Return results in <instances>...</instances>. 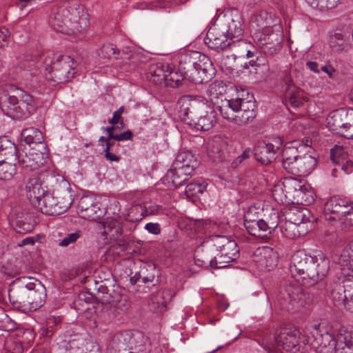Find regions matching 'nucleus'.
Listing matches in <instances>:
<instances>
[{
  "instance_id": "f257e3e1",
  "label": "nucleus",
  "mask_w": 353,
  "mask_h": 353,
  "mask_svg": "<svg viewBox=\"0 0 353 353\" xmlns=\"http://www.w3.org/2000/svg\"><path fill=\"white\" fill-rule=\"evenodd\" d=\"M329 270L330 260L323 253L313 257L298 250L292 255L290 271L293 277L299 276L305 285H314L327 275Z\"/></svg>"
},
{
  "instance_id": "f03ea898",
  "label": "nucleus",
  "mask_w": 353,
  "mask_h": 353,
  "mask_svg": "<svg viewBox=\"0 0 353 353\" xmlns=\"http://www.w3.org/2000/svg\"><path fill=\"white\" fill-rule=\"evenodd\" d=\"M178 105L180 117L184 121L190 119L198 130L208 131L216 122L214 108L202 97L183 96L179 99Z\"/></svg>"
},
{
  "instance_id": "7ed1b4c3",
  "label": "nucleus",
  "mask_w": 353,
  "mask_h": 353,
  "mask_svg": "<svg viewBox=\"0 0 353 353\" xmlns=\"http://www.w3.org/2000/svg\"><path fill=\"white\" fill-rule=\"evenodd\" d=\"M50 25L57 32L72 34L81 32L90 25L89 14L80 4H74L69 8H53L49 18Z\"/></svg>"
},
{
  "instance_id": "20e7f679",
  "label": "nucleus",
  "mask_w": 353,
  "mask_h": 353,
  "mask_svg": "<svg viewBox=\"0 0 353 353\" xmlns=\"http://www.w3.org/2000/svg\"><path fill=\"white\" fill-rule=\"evenodd\" d=\"M74 61L68 55H54L41 57L36 62L34 61L24 65L28 70H32L33 67L38 68L41 72H44L45 77L57 83H65L73 78L74 74Z\"/></svg>"
},
{
  "instance_id": "39448f33",
  "label": "nucleus",
  "mask_w": 353,
  "mask_h": 353,
  "mask_svg": "<svg viewBox=\"0 0 353 353\" xmlns=\"http://www.w3.org/2000/svg\"><path fill=\"white\" fill-rule=\"evenodd\" d=\"M29 282L24 285L14 288L9 292V299L18 307L30 310H37L45 303L46 290L44 285L36 279L28 278Z\"/></svg>"
},
{
  "instance_id": "423d86ee",
  "label": "nucleus",
  "mask_w": 353,
  "mask_h": 353,
  "mask_svg": "<svg viewBox=\"0 0 353 353\" xmlns=\"http://www.w3.org/2000/svg\"><path fill=\"white\" fill-rule=\"evenodd\" d=\"M317 348L323 353H353V330L340 327L334 330L327 327L315 339Z\"/></svg>"
},
{
  "instance_id": "0eeeda50",
  "label": "nucleus",
  "mask_w": 353,
  "mask_h": 353,
  "mask_svg": "<svg viewBox=\"0 0 353 353\" xmlns=\"http://www.w3.org/2000/svg\"><path fill=\"white\" fill-rule=\"evenodd\" d=\"M301 147L285 145L282 151V165L289 173L300 176L308 175L316 167V159L311 154L303 153Z\"/></svg>"
},
{
  "instance_id": "6e6552de",
  "label": "nucleus",
  "mask_w": 353,
  "mask_h": 353,
  "mask_svg": "<svg viewBox=\"0 0 353 353\" xmlns=\"http://www.w3.org/2000/svg\"><path fill=\"white\" fill-rule=\"evenodd\" d=\"M1 109L6 115L13 119H25L35 110V103L30 94L16 88L14 94H8L2 103Z\"/></svg>"
},
{
  "instance_id": "1a4fd4ad",
  "label": "nucleus",
  "mask_w": 353,
  "mask_h": 353,
  "mask_svg": "<svg viewBox=\"0 0 353 353\" xmlns=\"http://www.w3.org/2000/svg\"><path fill=\"white\" fill-rule=\"evenodd\" d=\"M277 301L283 310L298 312L310 303V299L300 285L290 283L281 288Z\"/></svg>"
},
{
  "instance_id": "9d476101",
  "label": "nucleus",
  "mask_w": 353,
  "mask_h": 353,
  "mask_svg": "<svg viewBox=\"0 0 353 353\" xmlns=\"http://www.w3.org/2000/svg\"><path fill=\"white\" fill-rule=\"evenodd\" d=\"M73 201L70 185L63 181L62 184L59 185V188L57 190L56 197L52 193L48 194L44 197L41 212L52 216L59 215L70 208Z\"/></svg>"
},
{
  "instance_id": "9b49d317",
  "label": "nucleus",
  "mask_w": 353,
  "mask_h": 353,
  "mask_svg": "<svg viewBox=\"0 0 353 353\" xmlns=\"http://www.w3.org/2000/svg\"><path fill=\"white\" fill-rule=\"evenodd\" d=\"M324 215L329 221H339L346 225H353V203L339 197H332L325 203Z\"/></svg>"
},
{
  "instance_id": "f8f14e48",
  "label": "nucleus",
  "mask_w": 353,
  "mask_h": 353,
  "mask_svg": "<svg viewBox=\"0 0 353 353\" xmlns=\"http://www.w3.org/2000/svg\"><path fill=\"white\" fill-rule=\"evenodd\" d=\"M96 297L108 309L112 310L114 315L126 312L130 305L126 294L115 290L111 292L103 285H100Z\"/></svg>"
},
{
  "instance_id": "ddd939ff",
  "label": "nucleus",
  "mask_w": 353,
  "mask_h": 353,
  "mask_svg": "<svg viewBox=\"0 0 353 353\" xmlns=\"http://www.w3.org/2000/svg\"><path fill=\"white\" fill-rule=\"evenodd\" d=\"M344 273L345 268H341L340 274L330 283V290L332 299L345 307L353 288V274H350V276H345Z\"/></svg>"
},
{
  "instance_id": "4468645a",
  "label": "nucleus",
  "mask_w": 353,
  "mask_h": 353,
  "mask_svg": "<svg viewBox=\"0 0 353 353\" xmlns=\"http://www.w3.org/2000/svg\"><path fill=\"white\" fill-rule=\"evenodd\" d=\"M51 194L43 184V174H34L26 184V196L32 205L41 212L44 197Z\"/></svg>"
},
{
  "instance_id": "2eb2a0df",
  "label": "nucleus",
  "mask_w": 353,
  "mask_h": 353,
  "mask_svg": "<svg viewBox=\"0 0 353 353\" xmlns=\"http://www.w3.org/2000/svg\"><path fill=\"white\" fill-rule=\"evenodd\" d=\"M219 23L230 41L232 42L231 46L236 47V42L239 43L243 41L241 39L243 34V19L241 15L225 17Z\"/></svg>"
},
{
  "instance_id": "dca6fc26",
  "label": "nucleus",
  "mask_w": 353,
  "mask_h": 353,
  "mask_svg": "<svg viewBox=\"0 0 353 353\" xmlns=\"http://www.w3.org/2000/svg\"><path fill=\"white\" fill-rule=\"evenodd\" d=\"M78 213L83 219L97 221L103 216L104 210L96 198L85 196L79 200Z\"/></svg>"
},
{
  "instance_id": "f3484780",
  "label": "nucleus",
  "mask_w": 353,
  "mask_h": 353,
  "mask_svg": "<svg viewBox=\"0 0 353 353\" xmlns=\"http://www.w3.org/2000/svg\"><path fill=\"white\" fill-rule=\"evenodd\" d=\"M230 101L226 99H221V104L217 105V109L222 117L234 123L242 125L252 121L256 117V112L236 111L230 107Z\"/></svg>"
},
{
  "instance_id": "a211bd4d",
  "label": "nucleus",
  "mask_w": 353,
  "mask_h": 353,
  "mask_svg": "<svg viewBox=\"0 0 353 353\" xmlns=\"http://www.w3.org/2000/svg\"><path fill=\"white\" fill-rule=\"evenodd\" d=\"M205 43L208 48L216 51L225 50L232 46L225 32L223 31L219 23L214 24L208 30L204 39Z\"/></svg>"
},
{
  "instance_id": "6ab92c4d",
  "label": "nucleus",
  "mask_w": 353,
  "mask_h": 353,
  "mask_svg": "<svg viewBox=\"0 0 353 353\" xmlns=\"http://www.w3.org/2000/svg\"><path fill=\"white\" fill-rule=\"evenodd\" d=\"M253 261L260 270L270 271L276 267L279 256L272 248L262 246L255 250Z\"/></svg>"
},
{
  "instance_id": "aec40b11",
  "label": "nucleus",
  "mask_w": 353,
  "mask_h": 353,
  "mask_svg": "<svg viewBox=\"0 0 353 353\" xmlns=\"http://www.w3.org/2000/svg\"><path fill=\"white\" fill-rule=\"evenodd\" d=\"M214 74V68L211 61L203 56L200 57L195 68L189 70V79L195 83L208 82Z\"/></svg>"
},
{
  "instance_id": "412c9836",
  "label": "nucleus",
  "mask_w": 353,
  "mask_h": 353,
  "mask_svg": "<svg viewBox=\"0 0 353 353\" xmlns=\"http://www.w3.org/2000/svg\"><path fill=\"white\" fill-rule=\"evenodd\" d=\"M300 332L295 327H285L275 333L274 341L287 352L293 351L299 345Z\"/></svg>"
},
{
  "instance_id": "4be33fe9",
  "label": "nucleus",
  "mask_w": 353,
  "mask_h": 353,
  "mask_svg": "<svg viewBox=\"0 0 353 353\" xmlns=\"http://www.w3.org/2000/svg\"><path fill=\"white\" fill-rule=\"evenodd\" d=\"M279 23V19L274 14L263 10L257 13L252 21V26L255 24L264 34H269L274 28L280 32L281 27Z\"/></svg>"
},
{
  "instance_id": "5701e85b",
  "label": "nucleus",
  "mask_w": 353,
  "mask_h": 353,
  "mask_svg": "<svg viewBox=\"0 0 353 353\" xmlns=\"http://www.w3.org/2000/svg\"><path fill=\"white\" fill-rule=\"evenodd\" d=\"M310 218V212L307 208L302 207H291L285 214V219L291 223H294L303 228L309 227L310 230L312 226Z\"/></svg>"
},
{
  "instance_id": "b1692460",
  "label": "nucleus",
  "mask_w": 353,
  "mask_h": 353,
  "mask_svg": "<svg viewBox=\"0 0 353 353\" xmlns=\"http://www.w3.org/2000/svg\"><path fill=\"white\" fill-rule=\"evenodd\" d=\"M228 143L221 137H214L207 143V152L214 161H221L226 157Z\"/></svg>"
},
{
  "instance_id": "393cba45",
  "label": "nucleus",
  "mask_w": 353,
  "mask_h": 353,
  "mask_svg": "<svg viewBox=\"0 0 353 353\" xmlns=\"http://www.w3.org/2000/svg\"><path fill=\"white\" fill-rule=\"evenodd\" d=\"M278 149L279 146L270 143H259L255 148L254 158L263 165L270 164L275 160Z\"/></svg>"
},
{
  "instance_id": "a878e982",
  "label": "nucleus",
  "mask_w": 353,
  "mask_h": 353,
  "mask_svg": "<svg viewBox=\"0 0 353 353\" xmlns=\"http://www.w3.org/2000/svg\"><path fill=\"white\" fill-rule=\"evenodd\" d=\"M173 166L178 168L179 172L184 171L187 174H192L197 166V161L190 152L182 151L177 154Z\"/></svg>"
},
{
  "instance_id": "bb28decb",
  "label": "nucleus",
  "mask_w": 353,
  "mask_h": 353,
  "mask_svg": "<svg viewBox=\"0 0 353 353\" xmlns=\"http://www.w3.org/2000/svg\"><path fill=\"white\" fill-rule=\"evenodd\" d=\"M170 65L164 63L151 64L149 67L147 78L155 84L165 82Z\"/></svg>"
},
{
  "instance_id": "cd10ccee",
  "label": "nucleus",
  "mask_w": 353,
  "mask_h": 353,
  "mask_svg": "<svg viewBox=\"0 0 353 353\" xmlns=\"http://www.w3.org/2000/svg\"><path fill=\"white\" fill-rule=\"evenodd\" d=\"M285 97L289 99L293 108H299L303 104L306 100L304 92L296 87L290 80L286 81Z\"/></svg>"
},
{
  "instance_id": "c85d7f7f",
  "label": "nucleus",
  "mask_w": 353,
  "mask_h": 353,
  "mask_svg": "<svg viewBox=\"0 0 353 353\" xmlns=\"http://www.w3.org/2000/svg\"><path fill=\"white\" fill-rule=\"evenodd\" d=\"M0 158L15 164L20 158L17 156V148L14 143L6 137L0 139Z\"/></svg>"
},
{
  "instance_id": "c756f323",
  "label": "nucleus",
  "mask_w": 353,
  "mask_h": 353,
  "mask_svg": "<svg viewBox=\"0 0 353 353\" xmlns=\"http://www.w3.org/2000/svg\"><path fill=\"white\" fill-rule=\"evenodd\" d=\"M19 161H21L24 167L34 170L45 163L46 158L42 152L31 149L28 153H26L21 160L19 159Z\"/></svg>"
},
{
  "instance_id": "7c9ffc66",
  "label": "nucleus",
  "mask_w": 353,
  "mask_h": 353,
  "mask_svg": "<svg viewBox=\"0 0 353 353\" xmlns=\"http://www.w3.org/2000/svg\"><path fill=\"white\" fill-rule=\"evenodd\" d=\"M339 263L342 268H345V276L353 274V240L343 250Z\"/></svg>"
},
{
  "instance_id": "2f4dec72",
  "label": "nucleus",
  "mask_w": 353,
  "mask_h": 353,
  "mask_svg": "<svg viewBox=\"0 0 353 353\" xmlns=\"http://www.w3.org/2000/svg\"><path fill=\"white\" fill-rule=\"evenodd\" d=\"M170 295V292L163 290L152 294L150 298V309L155 313H161L166 310L168 300L166 296Z\"/></svg>"
},
{
  "instance_id": "473e14b6",
  "label": "nucleus",
  "mask_w": 353,
  "mask_h": 353,
  "mask_svg": "<svg viewBox=\"0 0 353 353\" xmlns=\"http://www.w3.org/2000/svg\"><path fill=\"white\" fill-rule=\"evenodd\" d=\"M201 55L197 52H187L180 54L179 66L181 70H184L187 77L189 79V70L195 68Z\"/></svg>"
},
{
  "instance_id": "72a5a7b5",
  "label": "nucleus",
  "mask_w": 353,
  "mask_h": 353,
  "mask_svg": "<svg viewBox=\"0 0 353 353\" xmlns=\"http://www.w3.org/2000/svg\"><path fill=\"white\" fill-rule=\"evenodd\" d=\"M309 230V227L303 228L294 223H291L288 219H286V221L281 225V233L288 239H295L306 234Z\"/></svg>"
},
{
  "instance_id": "f704fd0d",
  "label": "nucleus",
  "mask_w": 353,
  "mask_h": 353,
  "mask_svg": "<svg viewBox=\"0 0 353 353\" xmlns=\"http://www.w3.org/2000/svg\"><path fill=\"white\" fill-rule=\"evenodd\" d=\"M103 228V234L105 236V239L109 241L117 240L123 232L120 222L114 219H110L105 222Z\"/></svg>"
},
{
  "instance_id": "c9c22d12",
  "label": "nucleus",
  "mask_w": 353,
  "mask_h": 353,
  "mask_svg": "<svg viewBox=\"0 0 353 353\" xmlns=\"http://www.w3.org/2000/svg\"><path fill=\"white\" fill-rule=\"evenodd\" d=\"M294 198L293 201H291L292 204L307 205L314 201V194L309 187L303 183L301 188L299 189Z\"/></svg>"
},
{
  "instance_id": "e433bc0d",
  "label": "nucleus",
  "mask_w": 353,
  "mask_h": 353,
  "mask_svg": "<svg viewBox=\"0 0 353 353\" xmlns=\"http://www.w3.org/2000/svg\"><path fill=\"white\" fill-rule=\"evenodd\" d=\"M283 186L285 188V193L288 200V203L291 204L293 201L294 196L298 192L299 188H301L302 181L293 177H285L283 179Z\"/></svg>"
},
{
  "instance_id": "4c0bfd02",
  "label": "nucleus",
  "mask_w": 353,
  "mask_h": 353,
  "mask_svg": "<svg viewBox=\"0 0 353 353\" xmlns=\"http://www.w3.org/2000/svg\"><path fill=\"white\" fill-rule=\"evenodd\" d=\"M205 243L196 250L194 260L197 265L208 268L209 266L214 268V254H205Z\"/></svg>"
},
{
  "instance_id": "58836bf2",
  "label": "nucleus",
  "mask_w": 353,
  "mask_h": 353,
  "mask_svg": "<svg viewBox=\"0 0 353 353\" xmlns=\"http://www.w3.org/2000/svg\"><path fill=\"white\" fill-rule=\"evenodd\" d=\"M263 210L260 207L256 205L250 206L244 214V225L245 228H250L253 229V226L256 225L255 221L259 220Z\"/></svg>"
},
{
  "instance_id": "ea45409f",
  "label": "nucleus",
  "mask_w": 353,
  "mask_h": 353,
  "mask_svg": "<svg viewBox=\"0 0 353 353\" xmlns=\"http://www.w3.org/2000/svg\"><path fill=\"white\" fill-rule=\"evenodd\" d=\"M192 174H187L184 171H181L179 172L178 170V168L173 166V168L170 170L166 174V178L169 181H171L173 185L176 188H178L183 184L185 182L188 176Z\"/></svg>"
},
{
  "instance_id": "a19ab883",
  "label": "nucleus",
  "mask_w": 353,
  "mask_h": 353,
  "mask_svg": "<svg viewBox=\"0 0 353 353\" xmlns=\"http://www.w3.org/2000/svg\"><path fill=\"white\" fill-rule=\"evenodd\" d=\"M185 78L188 77L184 70H181L180 68L173 70L172 67L170 66L165 83L168 85L178 87Z\"/></svg>"
},
{
  "instance_id": "79ce46f5",
  "label": "nucleus",
  "mask_w": 353,
  "mask_h": 353,
  "mask_svg": "<svg viewBox=\"0 0 353 353\" xmlns=\"http://www.w3.org/2000/svg\"><path fill=\"white\" fill-rule=\"evenodd\" d=\"M230 101V107L236 111L242 112H256V105L252 99L245 100L242 99H236L235 100H228Z\"/></svg>"
},
{
  "instance_id": "37998d69",
  "label": "nucleus",
  "mask_w": 353,
  "mask_h": 353,
  "mask_svg": "<svg viewBox=\"0 0 353 353\" xmlns=\"http://www.w3.org/2000/svg\"><path fill=\"white\" fill-rule=\"evenodd\" d=\"M21 137L26 143L28 145L32 143H41L43 140L42 132L34 128H29L23 130L21 132Z\"/></svg>"
},
{
  "instance_id": "c03bdc74",
  "label": "nucleus",
  "mask_w": 353,
  "mask_h": 353,
  "mask_svg": "<svg viewBox=\"0 0 353 353\" xmlns=\"http://www.w3.org/2000/svg\"><path fill=\"white\" fill-rule=\"evenodd\" d=\"M208 183L203 180H197L196 181L190 183L185 188V194L187 196H197L199 194H203L206 190Z\"/></svg>"
},
{
  "instance_id": "a18cd8bd",
  "label": "nucleus",
  "mask_w": 353,
  "mask_h": 353,
  "mask_svg": "<svg viewBox=\"0 0 353 353\" xmlns=\"http://www.w3.org/2000/svg\"><path fill=\"white\" fill-rule=\"evenodd\" d=\"M283 185V181H279L275 183L272 188V196L278 203L288 205V196L286 194H285V190Z\"/></svg>"
},
{
  "instance_id": "49530a36",
  "label": "nucleus",
  "mask_w": 353,
  "mask_h": 353,
  "mask_svg": "<svg viewBox=\"0 0 353 353\" xmlns=\"http://www.w3.org/2000/svg\"><path fill=\"white\" fill-rule=\"evenodd\" d=\"M16 173L15 163L0 158V179L9 180Z\"/></svg>"
},
{
  "instance_id": "de8ad7c7",
  "label": "nucleus",
  "mask_w": 353,
  "mask_h": 353,
  "mask_svg": "<svg viewBox=\"0 0 353 353\" xmlns=\"http://www.w3.org/2000/svg\"><path fill=\"white\" fill-rule=\"evenodd\" d=\"M230 240V239L225 236H213L205 242V247H206V248L213 247L216 251L219 252Z\"/></svg>"
},
{
  "instance_id": "09e8293b",
  "label": "nucleus",
  "mask_w": 353,
  "mask_h": 353,
  "mask_svg": "<svg viewBox=\"0 0 353 353\" xmlns=\"http://www.w3.org/2000/svg\"><path fill=\"white\" fill-rule=\"evenodd\" d=\"M279 215L277 211L273 210L268 217L264 219V223H262V227L268 230L270 234L279 224Z\"/></svg>"
},
{
  "instance_id": "8fccbe9b",
  "label": "nucleus",
  "mask_w": 353,
  "mask_h": 353,
  "mask_svg": "<svg viewBox=\"0 0 353 353\" xmlns=\"http://www.w3.org/2000/svg\"><path fill=\"white\" fill-rule=\"evenodd\" d=\"M329 44L330 48L336 52L341 51L345 46L344 35L340 32H336L330 37Z\"/></svg>"
},
{
  "instance_id": "3c124183",
  "label": "nucleus",
  "mask_w": 353,
  "mask_h": 353,
  "mask_svg": "<svg viewBox=\"0 0 353 353\" xmlns=\"http://www.w3.org/2000/svg\"><path fill=\"white\" fill-rule=\"evenodd\" d=\"M236 258L230 257L227 254H223L219 252L214 256V268H223L227 267L230 263L235 261Z\"/></svg>"
},
{
  "instance_id": "603ef678",
  "label": "nucleus",
  "mask_w": 353,
  "mask_h": 353,
  "mask_svg": "<svg viewBox=\"0 0 353 353\" xmlns=\"http://www.w3.org/2000/svg\"><path fill=\"white\" fill-rule=\"evenodd\" d=\"M262 223H264V219H260L255 221L256 225L253 226V229L245 228L247 231L252 236L259 238L266 237L269 233L265 228L262 227Z\"/></svg>"
},
{
  "instance_id": "864d4df0",
  "label": "nucleus",
  "mask_w": 353,
  "mask_h": 353,
  "mask_svg": "<svg viewBox=\"0 0 353 353\" xmlns=\"http://www.w3.org/2000/svg\"><path fill=\"white\" fill-rule=\"evenodd\" d=\"M219 252L223 254H227L230 257L236 258L239 256V250L237 246V243L234 240H230L225 246L220 250Z\"/></svg>"
},
{
  "instance_id": "5fc2aeb1",
  "label": "nucleus",
  "mask_w": 353,
  "mask_h": 353,
  "mask_svg": "<svg viewBox=\"0 0 353 353\" xmlns=\"http://www.w3.org/2000/svg\"><path fill=\"white\" fill-rule=\"evenodd\" d=\"M116 54V48L113 44H105L98 52V55L102 59H110Z\"/></svg>"
},
{
  "instance_id": "6e6d98bb",
  "label": "nucleus",
  "mask_w": 353,
  "mask_h": 353,
  "mask_svg": "<svg viewBox=\"0 0 353 353\" xmlns=\"http://www.w3.org/2000/svg\"><path fill=\"white\" fill-rule=\"evenodd\" d=\"M81 236V232L79 230L70 233L59 242V245L61 247H68L71 244H74Z\"/></svg>"
},
{
  "instance_id": "4d7b16f0",
  "label": "nucleus",
  "mask_w": 353,
  "mask_h": 353,
  "mask_svg": "<svg viewBox=\"0 0 353 353\" xmlns=\"http://www.w3.org/2000/svg\"><path fill=\"white\" fill-rule=\"evenodd\" d=\"M327 120V124L332 130H339V132L341 130L342 123L340 115L337 112H333Z\"/></svg>"
},
{
  "instance_id": "13d9d810",
  "label": "nucleus",
  "mask_w": 353,
  "mask_h": 353,
  "mask_svg": "<svg viewBox=\"0 0 353 353\" xmlns=\"http://www.w3.org/2000/svg\"><path fill=\"white\" fill-rule=\"evenodd\" d=\"M352 123L346 122L342 123L341 130L339 133L347 139H353V117L352 118Z\"/></svg>"
},
{
  "instance_id": "bf43d9fd",
  "label": "nucleus",
  "mask_w": 353,
  "mask_h": 353,
  "mask_svg": "<svg viewBox=\"0 0 353 353\" xmlns=\"http://www.w3.org/2000/svg\"><path fill=\"white\" fill-rule=\"evenodd\" d=\"M281 48V39L277 38L276 40V43H274L272 46H270L269 44H265L264 46V50L265 52L269 53L270 54H276L278 52L280 51Z\"/></svg>"
},
{
  "instance_id": "052dcab7",
  "label": "nucleus",
  "mask_w": 353,
  "mask_h": 353,
  "mask_svg": "<svg viewBox=\"0 0 353 353\" xmlns=\"http://www.w3.org/2000/svg\"><path fill=\"white\" fill-rule=\"evenodd\" d=\"M10 38V32L8 28H0V49H3L8 44Z\"/></svg>"
},
{
  "instance_id": "680f3d73",
  "label": "nucleus",
  "mask_w": 353,
  "mask_h": 353,
  "mask_svg": "<svg viewBox=\"0 0 353 353\" xmlns=\"http://www.w3.org/2000/svg\"><path fill=\"white\" fill-rule=\"evenodd\" d=\"M113 145V143L110 141H108L105 144V146L104 148V152H105V157L106 159L109 160L110 161H118L119 160V157L116 155L114 153L110 152V148L112 145Z\"/></svg>"
},
{
  "instance_id": "e2e57ef3",
  "label": "nucleus",
  "mask_w": 353,
  "mask_h": 353,
  "mask_svg": "<svg viewBox=\"0 0 353 353\" xmlns=\"http://www.w3.org/2000/svg\"><path fill=\"white\" fill-rule=\"evenodd\" d=\"M145 215L156 214H158L160 210L159 205L152 203H147L143 205Z\"/></svg>"
},
{
  "instance_id": "0e129e2a",
  "label": "nucleus",
  "mask_w": 353,
  "mask_h": 353,
  "mask_svg": "<svg viewBox=\"0 0 353 353\" xmlns=\"http://www.w3.org/2000/svg\"><path fill=\"white\" fill-rule=\"evenodd\" d=\"M123 111H124V107L123 106L120 107L117 111H115L113 113L112 119L108 121L109 123H110L113 125H116L119 123H120L121 124H123V121L121 118V114H123Z\"/></svg>"
},
{
  "instance_id": "69168bd1",
  "label": "nucleus",
  "mask_w": 353,
  "mask_h": 353,
  "mask_svg": "<svg viewBox=\"0 0 353 353\" xmlns=\"http://www.w3.org/2000/svg\"><path fill=\"white\" fill-rule=\"evenodd\" d=\"M341 0H321V10L336 8Z\"/></svg>"
},
{
  "instance_id": "338daca9",
  "label": "nucleus",
  "mask_w": 353,
  "mask_h": 353,
  "mask_svg": "<svg viewBox=\"0 0 353 353\" xmlns=\"http://www.w3.org/2000/svg\"><path fill=\"white\" fill-rule=\"evenodd\" d=\"M238 46L241 48L242 50V53H245L248 59L252 58L254 56L255 51H252L251 50L248 49L250 43H248L245 41H242L238 43Z\"/></svg>"
},
{
  "instance_id": "774afa93",
  "label": "nucleus",
  "mask_w": 353,
  "mask_h": 353,
  "mask_svg": "<svg viewBox=\"0 0 353 353\" xmlns=\"http://www.w3.org/2000/svg\"><path fill=\"white\" fill-rule=\"evenodd\" d=\"M145 229L153 234H159L161 232L160 225L157 223H148L145 225Z\"/></svg>"
}]
</instances>
